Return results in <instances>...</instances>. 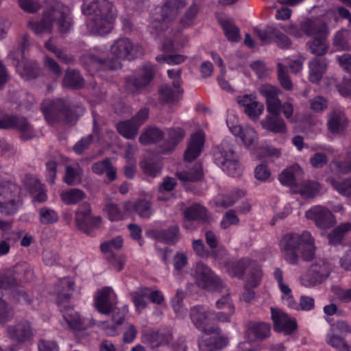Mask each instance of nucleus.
I'll return each mask as SVG.
<instances>
[{"instance_id":"1","label":"nucleus","mask_w":351,"mask_h":351,"mask_svg":"<svg viewBox=\"0 0 351 351\" xmlns=\"http://www.w3.org/2000/svg\"><path fill=\"white\" fill-rule=\"evenodd\" d=\"M280 246L283 256L290 263H295L299 257L310 260L314 255V241L307 232L302 234L285 235L280 242Z\"/></svg>"},{"instance_id":"2","label":"nucleus","mask_w":351,"mask_h":351,"mask_svg":"<svg viewBox=\"0 0 351 351\" xmlns=\"http://www.w3.org/2000/svg\"><path fill=\"white\" fill-rule=\"evenodd\" d=\"M191 317L195 326L204 331L205 334L203 337L204 341L199 342L200 351H215L226 346L228 343L226 337L219 335L218 333L211 337L210 342L207 343L204 341H207V335L210 332V326L212 325L215 320L211 317L210 313L201 307H194L191 309Z\"/></svg>"},{"instance_id":"3","label":"nucleus","mask_w":351,"mask_h":351,"mask_svg":"<svg viewBox=\"0 0 351 351\" xmlns=\"http://www.w3.org/2000/svg\"><path fill=\"white\" fill-rule=\"evenodd\" d=\"M101 8L102 14L99 18H97L95 22H89L88 26L92 30L100 35L108 34L112 28L114 22V14L112 11L106 12L104 7L108 8V3L104 0H86L83 5V12L89 15L96 12L99 8Z\"/></svg>"},{"instance_id":"4","label":"nucleus","mask_w":351,"mask_h":351,"mask_svg":"<svg viewBox=\"0 0 351 351\" xmlns=\"http://www.w3.org/2000/svg\"><path fill=\"white\" fill-rule=\"evenodd\" d=\"M19 189L13 183H0V213L5 215L14 214L19 205Z\"/></svg>"},{"instance_id":"5","label":"nucleus","mask_w":351,"mask_h":351,"mask_svg":"<svg viewBox=\"0 0 351 351\" xmlns=\"http://www.w3.org/2000/svg\"><path fill=\"white\" fill-rule=\"evenodd\" d=\"M185 45V42L180 40L178 36L173 39H165L162 45V55L158 56L156 60L160 63L169 64H178L184 62L186 57L184 55L174 53L180 51Z\"/></svg>"},{"instance_id":"6","label":"nucleus","mask_w":351,"mask_h":351,"mask_svg":"<svg viewBox=\"0 0 351 351\" xmlns=\"http://www.w3.org/2000/svg\"><path fill=\"white\" fill-rule=\"evenodd\" d=\"M260 93L266 97L267 109L271 115L278 116L282 108L285 116L289 119L292 115L293 109L290 104H285L282 106L277 97L278 90L276 88L265 84L260 88Z\"/></svg>"},{"instance_id":"7","label":"nucleus","mask_w":351,"mask_h":351,"mask_svg":"<svg viewBox=\"0 0 351 351\" xmlns=\"http://www.w3.org/2000/svg\"><path fill=\"white\" fill-rule=\"evenodd\" d=\"M168 76L173 80V86L162 85L159 90V98L163 103L172 104L182 97L180 72L178 70H169Z\"/></svg>"},{"instance_id":"8","label":"nucleus","mask_w":351,"mask_h":351,"mask_svg":"<svg viewBox=\"0 0 351 351\" xmlns=\"http://www.w3.org/2000/svg\"><path fill=\"white\" fill-rule=\"evenodd\" d=\"M215 160L218 165L228 174L232 176H238L242 172V167L239 164L237 157L230 148L216 152L214 154Z\"/></svg>"},{"instance_id":"9","label":"nucleus","mask_w":351,"mask_h":351,"mask_svg":"<svg viewBox=\"0 0 351 351\" xmlns=\"http://www.w3.org/2000/svg\"><path fill=\"white\" fill-rule=\"evenodd\" d=\"M226 122L230 132L234 136H239L246 147L252 148L256 144L258 136L256 131L247 125L241 127L237 125L238 120L234 114H228Z\"/></svg>"},{"instance_id":"10","label":"nucleus","mask_w":351,"mask_h":351,"mask_svg":"<svg viewBox=\"0 0 351 351\" xmlns=\"http://www.w3.org/2000/svg\"><path fill=\"white\" fill-rule=\"evenodd\" d=\"M117 304V295L109 287L98 291L95 295V305L97 311L107 314L114 309Z\"/></svg>"},{"instance_id":"11","label":"nucleus","mask_w":351,"mask_h":351,"mask_svg":"<svg viewBox=\"0 0 351 351\" xmlns=\"http://www.w3.org/2000/svg\"><path fill=\"white\" fill-rule=\"evenodd\" d=\"M351 332L348 325L344 322H338L332 325L327 338V343L339 351H350V347L343 341L340 335Z\"/></svg>"},{"instance_id":"12","label":"nucleus","mask_w":351,"mask_h":351,"mask_svg":"<svg viewBox=\"0 0 351 351\" xmlns=\"http://www.w3.org/2000/svg\"><path fill=\"white\" fill-rule=\"evenodd\" d=\"M148 111L145 109L141 110L132 121H122L117 125V130L121 135L126 138H134L138 127L147 119Z\"/></svg>"},{"instance_id":"13","label":"nucleus","mask_w":351,"mask_h":351,"mask_svg":"<svg viewBox=\"0 0 351 351\" xmlns=\"http://www.w3.org/2000/svg\"><path fill=\"white\" fill-rule=\"evenodd\" d=\"M237 103L243 108L245 113L251 119H257L264 111V106L258 102L253 95H243L237 97Z\"/></svg>"},{"instance_id":"14","label":"nucleus","mask_w":351,"mask_h":351,"mask_svg":"<svg viewBox=\"0 0 351 351\" xmlns=\"http://www.w3.org/2000/svg\"><path fill=\"white\" fill-rule=\"evenodd\" d=\"M111 52L119 58L132 59L141 55L138 46H134L126 38L118 40L111 47Z\"/></svg>"},{"instance_id":"15","label":"nucleus","mask_w":351,"mask_h":351,"mask_svg":"<svg viewBox=\"0 0 351 351\" xmlns=\"http://www.w3.org/2000/svg\"><path fill=\"white\" fill-rule=\"evenodd\" d=\"M132 302L136 307V310L140 312L147 304V300L149 295V299L156 304H161L164 300L163 295L160 291H156L149 293V291L147 288H141L131 294Z\"/></svg>"},{"instance_id":"16","label":"nucleus","mask_w":351,"mask_h":351,"mask_svg":"<svg viewBox=\"0 0 351 351\" xmlns=\"http://www.w3.org/2000/svg\"><path fill=\"white\" fill-rule=\"evenodd\" d=\"M271 317L276 331L290 334L297 328L295 321L279 309L271 308Z\"/></svg>"},{"instance_id":"17","label":"nucleus","mask_w":351,"mask_h":351,"mask_svg":"<svg viewBox=\"0 0 351 351\" xmlns=\"http://www.w3.org/2000/svg\"><path fill=\"white\" fill-rule=\"evenodd\" d=\"M306 216L307 218L313 219L316 224L322 228H326L334 223V217L331 212L321 206H315L308 210Z\"/></svg>"},{"instance_id":"18","label":"nucleus","mask_w":351,"mask_h":351,"mask_svg":"<svg viewBox=\"0 0 351 351\" xmlns=\"http://www.w3.org/2000/svg\"><path fill=\"white\" fill-rule=\"evenodd\" d=\"M83 210H80L76 213L75 221L77 226L85 232H89L93 228L98 226L101 219L99 217H93L90 213L89 206H84Z\"/></svg>"},{"instance_id":"19","label":"nucleus","mask_w":351,"mask_h":351,"mask_svg":"<svg viewBox=\"0 0 351 351\" xmlns=\"http://www.w3.org/2000/svg\"><path fill=\"white\" fill-rule=\"evenodd\" d=\"M328 31L325 26L322 25L319 28L313 27L309 30L308 34L315 35V38L309 48L311 51L316 55L322 56L326 51L327 45L325 42Z\"/></svg>"},{"instance_id":"20","label":"nucleus","mask_w":351,"mask_h":351,"mask_svg":"<svg viewBox=\"0 0 351 351\" xmlns=\"http://www.w3.org/2000/svg\"><path fill=\"white\" fill-rule=\"evenodd\" d=\"M195 278L198 285L203 288L212 289L219 281L210 270L203 264L197 265Z\"/></svg>"},{"instance_id":"21","label":"nucleus","mask_w":351,"mask_h":351,"mask_svg":"<svg viewBox=\"0 0 351 351\" xmlns=\"http://www.w3.org/2000/svg\"><path fill=\"white\" fill-rule=\"evenodd\" d=\"M18 128L21 132L23 138H29L32 137L31 127L25 119H16L12 117H5L0 120V128Z\"/></svg>"},{"instance_id":"22","label":"nucleus","mask_w":351,"mask_h":351,"mask_svg":"<svg viewBox=\"0 0 351 351\" xmlns=\"http://www.w3.org/2000/svg\"><path fill=\"white\" fill-rule=\"evenodd\" d=\"M255 34L262 43H268L271 39H274L281 48H287L290 45V41L286 36L283 34L273 36L274 31L271 27H268L264 30L255 29Z\"/></svg>"},{"instance_id":"23","label":"nucleus","mask_w":351,"mask_h":351,"mask_svg":"<svg viewBox=\"0 0 351 351\" xmlns=\"http://www.w3.org/2000/svg\"><path fill=\"white\" fill-rule=\"evenodd\" d=\"M303 172L298 165H293L285 169L279 176L281 184L291 187H297L301 180Z\"/></svg>"},{"instance_id":"24","label":"nucleus","mask_w":351,"mask_h":351,"mask_svg":"<svg viewBox=\"0 0 351 351\" xmlns=\"http://www.w3.org/2000/svg\"><path fill=\"white\" fill-rule=\"evenodd\" d=\"M204 142V136L202 132H199L194 134L191 136L188 148L185 152V160L191 161L196 158L202 152Z\"/></svg>"},{"instance_id":"25","label":"nucleus","mask_w":351,"mask_h":351,"mask_svg":"<svg viewBox=\"0 0 351 351\" xmlns=\"http://www.w3.org/2000/svg\"><path fill=\"white\" fill-rule=\"evenodd\" d=\"M147 234L156 239L158 242H165L166 243H173L178 239V229L174 227L169 232L163 233L156 229L149 230Z\"/></svg>"},{"instance_id":"26","label":"nucleus","mask_w":351,"mask_h":351,"mask_svg":"<svg viewBox=\"0 0 351 351\" xmlns=\"http://www.w3.org/2000/svg\"><path fill=\"white\" fill-rule=\"evenodd\" d=\"M270 333V326L268 324H253L247 330V337L249 340L263 339Z\"/></svg>"},{"instance_id":"27","label":"nucleus","mask_w":351,"mask_h":351,"mask_svg":"<svg viewBox=\"0 0 351 351\" xmlns=\"http://www.w3.org/2000/svg\"><path fill=\"white\" fill-rule=\"evenodd\" d=\"M74 282L72 279L63 278L57 285V294L58 303L61 304L64 299L69 298L73 292Z\"/></svg>"},{"instance_id":"28","label":"nucleus","mask_w":351,"mask_h":351,"mask_svg":"<svg viewBox=\"0 0 351 351\" xmlns=\"http://www.w3.org/2000/svg\"><path fill=\"white\" fill-rule=\"evenodd\" d=\"M25 185L28 187L37 202H43L47 199V195L43 190L42 185L35 178H28L25 181Z\"/></svg>"},{"instance_id":"29","label":"nucleus","mask_w":351,"mask_h":351,"mask_svg":"<svg viewBox=\"0 0 351 351\" xmlns=\"http://www.w3.org/2000/svg\"><path fill=\"white\" fill-rule=\"evenodd\" d=\"M217 306L219 309L223 310V311L219 313L217 319L222 322H228L230 316L234 313V308L230 298L228 297L221 298L217 302Z\"/></svg>"},{"instance_id":"30","label":"nucleus","mask_w":351,"mask_h":351,"mask_svg":"<svg viewBox=\"0 0 351 351\" xmlns=\"http://www.w3.org/2000/svg\"><path fill=\"white\" fill-rule=\"evenodd\" d=\"M326 69V64L320 60H313L309 64V80L316 83L322 78Z\"/></svg>"},{"instance_id":"31","label":"nucleus","mask_w":351,"mask_h":351,"mask_svg":"<svg viewBox=\"0 0 351 351\" xmlns=\"http://www.w3.org/2000/svg\"><path fill=\"white\" fill-rule=\"evenodd\" d=\"M184 5V0H167L162 8V20L163 22L169 17L176 15L178 10Z\"/></svg>"},{"instance_id":"32","label":"nucleus","mask_w":351,"mask_h":351,"mask_svg":"<svg viewBox=\"0 0 351 351\" xmlns=\"http://www.w3.org/2000/svg\"><path fill=\"white\" fill-rule=\"evenodd\" d=\"M64 319L69 328L75 330L84 328V322L78 313L73 310H68L64 312Z\"/></svg>"},{"instance_id":"33","label":"nucleus","mask_w":351,"mask_h":351,"mask_svg":"<svg viewBox=\"0 0 351 351\" xmlns=\"http://www.w3.org/2000/svg\"><path fill=\"white\" fill-rule=\"evenodd\" d=\"M206 210L205 208L200 206L199 205H194L191 208H188L184 214L185 222L184 226L186 228H189L188 223L191 221L196 220L199 219H203L206 215Z\"/></svg>"},{"instance_id":"34","label":"nucleus","mask_w":351,"mask_h":351,"mask_svg":"<svg viewBox=\"0 0 351 351\" xmlns=\"http://www.w3.org/2000/svg\"><path fill=\"white\" fill-rule=\"evenodd\" d=\"M329 129L333 132H341L346 125V119L341 113H334L328 119Z\"/></svg>"},{"instance_id":"35","label":"nucleus","mask_w":351,"mask_h":351,"mask_svg":"<svg viewBox=\"0 0 351 351\" xmlns=\"http://www.w3.org/2000/svg\"><path fill=\"white\" fill-rule=\"evenodd\" d=\"M153 77V71L151 68L141 71L138 74V77L135 79L132 82V85L135 88L130 87L129 84L128 86L132 90H138L141 87L146 86L148 84Z\"/></svg>"},{"instance_id":"36","label":"nucleus","mask_w":351,"mask_h":351,"mask_svg":"<svg viewBox=\"0 0 351 351\" xmlns=\"http://www.w3.org/2000/svg\"><path fill=\"white\" fill-rule=\"evenodd\" d=\"M263 128L273 132H282L285 130V124L282 119H275L268 116L261 123Z\"/></svg>"},{"instance_id":"37","label":"nucleus","mask_w":351,"mask_h":351,"mask_svg":"<svg viewBox=\"0 0 351 351\" xmlns=\"http://www.w3.org/2000/svg\"><path fill=\"white\" fill-rule=\"evenodd\" d=\"M219 21L223 27L227 38L231 42H237L239 40V32L238 28L232 25L229 20H223L219 18Z\"/></svg>"},{"instance_id":"38","label":"nucleus","mask_w":351,"mask_h":351,"mask_svg":"<svg viewBox=\"0 0 351 351\" xmlns=\"http://www.w3.org/2000/svg\"><path fill=\"white\" fill-rule=\"evenodd\" d=\"M62 200L67 204H72L83 199L85 197L83 191L79 189H70L61 193Z\"/></svg>"},{"instance_id":"39","label":"nucleus","mask_w":351,"mask_h":351,"mask_svg":"<svg viewBox=\"0 0 351 351\" xmlns=\"http://www.w3.org/2000/svg\"><path fill=\"white\" fill-rule=\"evenodd\" d=\"M319 185L314 182H306L300 189H295V192L300 193L305 197H313L319 193Z\"/></svg>"},{"instance_id":"40","label":"nucleus","mask_w":351,"mask_h":351,"mask_svg":"<svg viewBox=\"0 0 351 351\" xmlns=\"http://www.w3.org/2000/svg\"><path fill=\"white\" fill-rule=\"evenodd\" d=\"M351 230V223L342 224L336 228L332 233L328 235L329 243L332 245L339 243L345 234Z\"/></svg>"},{"instance_id":"41","label":"nucleus","mask_w":351,"mask_h":351,"mask_svg":"<svg viewBox=\"0 0 351 351\" xmlns=\"http://www.w3.org/2000/svg\"><path fill=\"white\" fill-rule=\"evenodd\" d=\"M93 171L98 174L106 172L108 178L111 180H114L116 177V171L110 165L108 160L95 163L93 167Z\"/></svg>"},{"instance_id":"42","label":"nucleus","mask_w":351,"mask_h":351,"mask_svg":"<svg viewBox=\"0 0 351 351\" xmlns=\"http://www.w3.org/2000/svg\"><path fill=\"white\" fill-rule=\"evenodd\" d=\"M162 133L156 128H149L145 130L140 136L139 141L143 145H148L159 140Z\"/></svg>"},{"instance_id":"43","label":"nucleus","mask_w":351,"mask_h":351,"mask_svg":"<svg viewBox=\"0 0 351 351\" xmlns=\"http://www.w3.org/2000/svg\"><path fill=\"white\" fill-rule=\"evenodd\" d=\"M39 219L41 223L49 224L56 222L58 219V216L54 210L43 208L39 211Z\"/></svg>"},{"instance_id":"44","label":"nucleus","mask_w":351,"mask_h":351,"mask_svg":"<svg viewBox=\"0 0 351 351\" xmlns=\"http://www.w3.org/2000/svg\"><path fill=\"white\" fill-rule=\"evenodd\" d=\"M10 335L17 339L19 341H24L32 337V332L29 329V325L27 326H18L16 329L10 331Z\"/></svg>"},{"instance_id":"45","label":"nucleus","mask_w":351,"mask_h":351,"mask_svg":"<svg viewBox=\"0 0 351 351\" xmlns=\"http://www.w3.org/2000/svg\"><path fill=\"white\" fill-rule=\"evenodd\" d=\"M59 103V101L45 100L43 101L42 110L47 121H51L52 114H56Z\"/></svg>"},{"instance_id":"46","label":"nucleus","mask_w":351,"mask_h":351,"mask_svg":"<svg viewBox=\"0 0 351 351\" xmlns=\"http://www.w3.org/2000/svg\"><path fill=\"white\" fill-rule=\"evenodd\" d=\"M82 80L78 73L75 71H69L66 73L64 78V85L77 88L82 85Z\"/></svg>"},{"instance_id":"47","label":"nucleus","mask_w":351,"mask_h":351,"mask_svg":"<svg viewBox=\"0 0 351 351\" xmlns=\"http://www.w3.org/2000/svg\"><path fill=\"white\" fill-rule=\"evenodd\" d=\"M123 245V239L121 237H117L108 242H105L101 245V250L103 252H112L119 250Z\"/></svg>"},{"instance_id":"48","label":"nucleus","mask_w":351,"mask_h":351,"mask_svg":"<svg viewBox=\"0 0 351 351\" xmlns=\"http://www.w3.org/2000/svg\"><path fill=\"white\" fill-rule=\"evenodd\" d=\"M278 68V79L280 84L282 87L287 90L291 89L293 86L289 76L287 75L285 71V64L282 65V64L279 63Z\"/></svg>"},{"instance_id":"49","label":"nucleus","mask_w":351,"mask_h":351,"mask_svg":"<svg viewBox=\"0 0 351 351\" xmlns=\"http://www.w3.org/2000/svg\"><path fill=\"white\" fill-rule=\"evenodd\" d=\"M104 211L110 221H118L124 217L123 215L118 210L117 207L112 204H107L104 208Z\"/></svg>"},{"instance_id":"50","label":"nucleus","mask_w":351,"mask_h":351,"mask_svg":"<svg viewBox=\"0 0 351 351\" xmlns=\"http://www.w3.org/2000/svg\"><path fill=\"white\" fill-rule=\"evenodd\" d=\"M81 171L80 170H74L71 167H67L64 181L68 184H73L80 182Z\"/></svg>"},{"instance_id":"51","label":"nucleus","mask_w":351,"mask_h":351,"mask_svg":"<svg viewBox=\"0 0 351 351\" xmlns=\"http://www.w3.org/2000/svg\"><path fill=\"white\" fill-rule=\"evenodd\" d=\"M213 58L214 61L219 65V66L221 68V75L218 77V82L221 88L228 92H230L232 90L231 86L229 84V83L223 79V65H222V60L217 55H213Z\"/></svg>"},{"instance_id":"52","label":"nucleus","mask_w":351,"mask_h":351,"mask_svg":"<svg viewBox=\"0 0 351 351\" xmlns=\"http://www.w3.org/2000/svg\"><path fill=\"white\" fill-rule=\"evenodd\" d=\"M329 182L339 193L343 195L351 193V178L343 181L340 185L336 184L332 180H330Z\"/></svg>"},{"instance_id":"53","label":"nucleus","mask_w":351,"mask_h":351,"mask_svg":"<svg viewBox=\"0 0 351 351\" xmlns=\"http://www.w3.org/2000/svg\"><path fill=\"white\" fill-rule=\"evenodd\" d=\"M137 213L143 217H148L152 215V209L148 202L142 201L134 207Z\"/></svg>"},{"instance_id":"54","label":"nucleus","mask_w":351,"mask_h":351,"mask_svg":"<svg viewBox=\"0 0 351 351\" xmlns=\"http://www.w3.org/2000/svg\"><path fill=\"white\" fill-rule=\"evenodd\" d=\"M348 32L346 31H341L337 34L335 38V45L338 50L348 49V45L346 40V36Z\"/></svg>"},{"instance_id":"55","label":"nucleus","mask_w":351,"mask_h":351,"mask_svg":"<svg viewBox=\"0 0 351 351\" xmlns=\"http://www.w3.org/2000/svg\"><path fill=\"white\" fill-rule=\"evenodd\" d=\"M124 319V315L123 314L118 315L117 317L114 315L113 320L114 322V325L112 326H107L106 328V332L108 335L113 336L119 332V330L117 327L122 324Z\"/></svg>"},{"instance_id":"56","label":"nucleus","mask_w":351,"mask_h":351,"mask_svg":"<svg viewBox=\"0 0 351 351\" xmlns=\"http://www.w3.org/2000/svg\"><path fill=\"white\" fill-rule=\"evenodd\" d=\"M239 222V219L236 216V215L232 211H228L225 215L224 217L221 221V226L223 228H227L231 225L237 224Z\"/></svg>"},{"instance_id":"57","label":"nucleus","mask_w":351,"mask_h":351,"mask_svg":"<svg viewBox=\"0 0 351 351\" xmlns=\"http://www.w3.org/2000/svg\"><path fill=\"white\" fill-rule=\"evenodd\" d=\"M245 265V261H242L236 264L229 265L227 266V271L232 276H240L243 270V267Z\"/></svg>"},{"instance_id":"58","label":"nucleus","mask_w":351,"mask_h":351,"mask_svg":"<svg viewBox=\"0 0 351 351\" xmlns=\"http://www.w3.org/2000/svg\"><path fill=\"white\" fill-rule=\"evenodd\" d=\"M254 173L256 179L261 181L267 180L270 176L269 170L267 169V166L263 165L257 166L255 169Z\"/></svg>"},{"instance_id":"59","label":"nucleus","mask_w":351,"mask_h":351,"mask_svg":"<svg viewBox=\"0 0 351 351\" xmlns=\"http://www.w3.org/2000/svg\"><path fill=\"white\" fill-rule=\"evenodd\" d=\"M326 106V101L321 97L314 98L311 102V108L315 112L322 111Z\"/></svg>"},{"instance_id":"60","label":"nucleus","mask_w":351,"mask_h":351,"mask_svg":"<svg viewBox=\"0 0 351 351\" xmlns=\"http://www.w3.org/2000/svg\"><path fill=\"white\" fill-rule=\"evenodd\" d=\"M19 3L23 10L28 12H34L38 9V3L32 0H19Z\"/></svg>"},{"instance_id":"61","label":"nucleus","mask_w":351,"mask_h":351,"mask_svg":"<svg viewBox=\"0 0 351 351\" xmlns=\"http://www.w3.org/2000/svg\"><path fill=\"white\" fill-rule=\"evenodd\" d=\"M137 334V330L134 326L129 325L124 332L123 341L126 343H131L134 341Z\"/></svg>"},{"instance_id":"62","label":"nucleus","mask_w":351,"mask_h":351,"mask_svg":"<svg viewBox=\"0 0 351 351\" xmlns=\"http://www.w3.org/2000/svg\"><path fill=\"white\" fill-rule=\"evenodd\" d=\"M184 133L181 129L171 130L169 132V138L171 143L173 145L172 147L179 143L182 139Z\"/></svg>"},{"instance_id":"63","label":"nucleus","mask_w":351,"mask_h":351,"mask_svg":"<svg viewBox=\"0 0 351 351\" xmlns=\"http://www.w3.org/2000/svg\"><path fill=\"white\" fill-rule=\"evenodd\" d=\"M39 351H58V346L53 341L41 340L38 345Z\"/></svg>"},{"instance_id":"64","label":"nucleus","mask_w":351,"mask_h":351,"mask_svg":"<svg viewBox=\"0 0 351 351\" xmlns=\"http://www.w3.org/2000/svg\"><path fill=\"white\" fill-rule=\"evenodd\" d=\"M334 291L340 300L345 302L351 301V289L345 291L341 288H335Z\"/></svg>"}]
</instances>
